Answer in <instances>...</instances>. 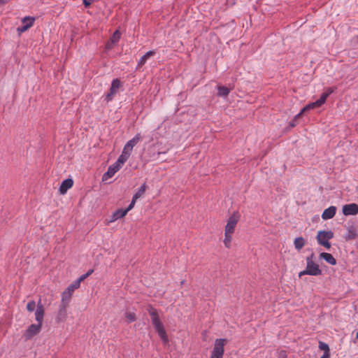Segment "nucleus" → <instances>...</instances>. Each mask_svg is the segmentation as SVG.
Returning <instances> with one entry per match:
<instances>
[{"label":"nucleus","instance_id":"0eeeda50","mask_svg":"<svg viewBox=\"0 0 358 358\" xmlns=\"http://www.w3.org/2000/svg\"><path fill=\"white\" fill-rule=\"evenodd\" d=\"M79 282L76 280L73 282L62 293V301L63 303H68L71 299L73 292L80 287Z\"/></svg>","mask_w":358,"mask_h":358},{"label":"nucleus","instance_id":"72a5a7b5","mask_svg":"<svg viewBox=\"0 0 358 358\" xmlns=\"http://www.w3.org/2000/svg\"><path fill=\"white\" fill-rule=\"evenodd\" d=\"M286 357H287V355L285 351L280 352L278 358H286Z\"/></svg>","mask_w":358,"mask_h":358},{"label":"nucleus","instance_id":"c9c22d12","mask_svg":"<svg viewBox=\"0 0 358 358\" xmlns=\"http://www.w3.org/2000/svg\"><path fill=\"white\" fill-rule=\"evenodd\" d=\"M297 119H298V118H296V116H295V117H294V120H292L290 122V123H289L290 127H295V125H296V120Z\"/></svg>","mask_w":358,"mask_h":358},{"label":"nucleus","instance_id":"9b49d317","mask_svg":"<svg viewBox=\"0 0 358 358\" xmlns=\"http://www.w3.org/2000/svg\"><path fill=\"white\" fill-rule=\"evenodd\" d=\"M342 211L345 215H357L358 213V205L356 203L344 205Z\"/></svg>","mask_w":358,"mask_h":358},{"label":"nucleus","instance_id":"5701e85b","mask_svg":"<svg viewBox=\"0 0 358 358\" xmlns=\"http://www.w3.org/2000/svg\"><path fill=\"white\" fill-rule=\"evenodd\" d=\"M231 90L227 87L219 85L217 87V95L219 96L226 97L229 95Z\"/></svg>","mask_w":358,"mask_h":358},{"label":"nucleus","instance_id":"f704fd0d","mask_svg":"<svg viewBox=\"0 0 358 358\" xmlns=\"http://www.w3.org/2000/svg\"><path fill=\"white\" fill-rule=\"evenodd\" d=\"M334 92V88H331V87H329L326 90V93L328 94V95L329 96L331 93H333Z\"/></svg>","mask_w":358,"mask_h":358},{"label":"nucleus","instance_id":"f03ea898","mask_svg":"<svg viewBox=\"0 0 358 358\" xmlns=\"http://www.w3.org/2000/svg\"><path fill=\"white\" fill-rule=\"evenodd\" d=\"M306 266L303 271L299 273V277L301 278L304 275L313 276L320 275L322 273L320 265L315 261V255L311 253L306 257Z\"/></svg>","mask_w":358,"mask_h":358},{"label":"nucleus","instance_id":"dca6fc26","mask_svg":"<svg viewBox=\"0 0 358 358\" xmlns=\"http://www.w3.org/2000/svg\"><path fill=\"white\" fill-rule=\"evenodd\" d=\"M35 19L31 17H25L22 19V24H25V22H29V24H23L21 27L18 28V31L20 32H24L27 31L28 29L31 27L34 24Z\"/></svg>","mask_w":358,"mask_h":358},{"label":"nucleus","instance_id":"7c9ffc66","mask_svg":"<svg viewBox=\"0 0 358 358\" xmlns=\"http://www.w3.org/2000/svg\"><path fill=\"white\" fill-rule=\"evenodd\" d=\"M329 96L328 94L324 92L322 94L320 98L317 100L321 105L324 104Z\"/></svg>","mask_w":358,"mask_h":358},{"label":"nucleus","instance_id":"6e6552de","mask_svg":"<svg viewBox=\"0 0 358 358\" xmlns=\"http://www.w3.org/2000/svg\"><path fill=\"white\" fill-rule=\"evenodd\" d=\"M123 164V163H120L117 159L113 164L108 167V171L102 176V180L107 181L112 178L122 168Z\"/></svg>","mask_w":358,"mask_h":358},{"label":"nucleus","instance_id":"4be33fe9","mask_svg":"<svg viewBox=\"0 0 358 358\" xmlns=\"http://www.w3.org/2000/svg\"><path fill=\"white\" fill-rule=\"evenodd\" d=\"M306 244V241L303 237H297L294 241V245L297 250H301Z\"/></svg>","mask_w":358,"mask_h":358},{"label":"nucleus","instance_id":"ddd939ff","mask_svg":"<svg viewBox=\"0 0 358 358\" xmlns=\"http://www.w3.org/2000/svg\"><path fill=\"white\" fill-rule=\"evenodd\" d=\"M44 317V308L41 303V300L38 301L37 304V308L35 312V319L38 324H42L43 320Z\"/></svg>","mask_w":358,"mask_h":358},{"label":"nucleus","instance_id":"c85d7f7f","mask_svg":"<svg viewBox=\"0 0 358 358\" xmlns=\"http://www.w3.org/2000/svg\"><path fill=\"white\" fill-rule=\"evenodd\" d=\"M93 273V270L90 269L85 274L80 275L78 279L77 282H79V284L80 285V282L83 281L85 279H86L88 276H90Z\"/></svg>","mask_w":358,"mask_h":358},{"label":"nucleus","instance_id":"7ed1b4c3","mask_svg":"<svg viewBox=\"0 0 358 358\" xmlns=\"http://www.w3.org/2000/svg\"><path fill=\"white\" fill-rule=\"evenodd\" d=\"M141 140V135L137 134L132 139L129 141L126 145L124 146L122 154L118 157V160L120 163L124 164L127 159H129L134 147Z\"/></svg>","mask_w":358,"mask_h":358},{"label":"nucleus","instance_id":"2f4dec72","mask_svg":"<svg viewBox=\"0 0 358 358\" xmlns=\"http://www.w3.org/2000/svg\"><path fill=\"white\" fill-rule=\"evenodd\" d=\"M136 200H134V198H132L131 203L129 205V206L126 208V210H127V213L131 210L135 206Z\"/></svg>","mask_w":358,"mask_h":358},{"label":"nucleus","instance_id":"bb28decb","mask_svg":"<svg viewBox=\"0 0 358 358\" xmlns=\"http://www.w3.org/2000/svg\"><path fill=\"white\" fill-rule=\"evenodd\" d=\"M124 317H125L127 322H128V323L134 322L136 320V316L135 313L131 312V311H126L124 313Z\"/></svg>","mask_w":358,"mask_h":358},{"label":"nucleus","instance_id":"a211bd4d","mask_svg":"<svg viewBox=\"0 0 358 358\" xmlns=\"http://www.w3.org/2000/svg\"><path fill=\"white\" fill-rule=\"evenodd\" d=\"M322 105L320 103V102L317 100L315 102H313V103H310L309 104H308L307 106H306L301 110V112L297 114L296 115V118H299V117H301V115L306 113V111H308L310 110H313L314 108H318V107H320Z\"/></svg>","mask_w":358,"mask_h":358},{"label":"nucleus","instance_id":"e433bc0d","mask_svg":"<svg viewBox=\"0 0 358 358\" xmlns=\"http://www.w3.org/2000/svg\"><path fill=\"white\" fill-rule=\"evenodd\" d=\"M320 358H330V354L324 353L323 355Z\"/></svg>","mask_w":358,"mask_h":358},{"label":"nucleus","instance_id":"4468645a","mask_svg":"<svg viewBox=\"0 0 358 358\" xmlns=\"http://www.w3.org/2000/svg\"><path fill=\"white\" fill-rule=\"evenodd\" d=\"M336 213V208L334 206H331L323 211V213L322 214V218L324 220L331 219L335 216Z\"/></svg>","mask_w":358,"mask_h":358},{"label":"nucleus","instance_id":"4c0bfd02","mask_svg":"<svg viewBox=\"0 0 358 358\" xmlns=\"http://www.w3.org/2000/svg\"><path fill=\"white\" fill-rule=\"evenodd\" d=\"M356 338L358 339V332L356 334Z\"/></svg>","mask_w":358,"mask_h":358},{"label":"nucleus","instance_id":"393cba45","mask_svg":"<svg viewBox=\"0 0 358 358\" xmlns=\"http://www.w3.org/2000/svg\"><path fill=\"white\" fill-rule=\"evenodd\" d=\"M146 185L145 183L143 184L141 187L138 189V191L135 193V194L133 196L134 200H137L141 196H143L146 191Z\"/></svg>","mask_w":358,"mask_h":358},{"label":"nucleus","instance_id":"a878e982","mask_svg":"<svg viewBox=\"0 0 358 358\" xmlns=\"http://www.w3.org/2000/svg\"><path fill=\"white\" fill-rule=\"evenodd\" d=\"M232 235H233L232 234H229V233L224 232V238L223 240V243H224V246L227 248H231V243L232 241Z\"/></svg>","mask_w":358,"mask_h":358},{"label":"nucleus","instance_id":"f8f14e48","mask_svg":"<svg viewBox=\"0 0 358 358\" xmlns=\"http://www.w3.org/2000/svg\"><path fill=\"white\" fill-rule=\"evenodd\" d=\"M121 34L119 31V30H116L110 40L106 43V50H111L120 41Z\"/></svg>","mask_w":358,"mask_h":358},{"label":"nucleus","instance_id":"473e14b6","mask_svg":"<svg viewBox=\"0 0 358 358\" xmlns=\"http://www.w3.org/2000/svg\"><path fill=\"white\" fill-rule=\"evenodd\" d=\"M94 1L95 0H83V4L86 8L89 7Z\"/></svg>","mask_w":358,"mask_h":358},{"label":"nucleus","instance_id":"39448f33","mask_svg":"<svg viewBox=\"0 0 358 358\" xmlns=\"http://www.w3.org/2000/svg\"><path fill=\"white\" fill-rule=\"evenodd\" d=\"M227 341L224 338H217L215 341L210 358H222L224 352V345Z\"/></svg>","mask_w":358,"mask_h":358},{"label":"nucleus","instance_id":"2eb2a0df","mask_svg":"<svg viewBox=\"0 0 358 358\" xmlns=\"http://www.w3.org/2000/svg\"><path fill=\"white\" fill-rule=\"evenodd\" d=\"M73 185V181L72 179L68 178V179L64 180L62 182V184L59 187V192L62 194H66V192L68 191V189H69L70 188L72 187Z\"/></svg>","mask_w":358,"mask_h":358},{"label":"nucleus","instance_id":"58836bf2","mask_svg":"<svg viewBox=\"0 0 358 358\" xmlns=\"http://www.w3.org/2000/svg\"><path fill=\"white\" fill-rule=\"evenodd\" d=\"M24 25V24H23ZM25 24H29V22H25Z\"/></svg>","mask_w":358,"mask_h":358},{"label":"nucleus","instance_id":"c756f323","mask_svg":"<svg viewBox=\"0 0 358 358\" xmlns=\"http://www.w3.org/2000/svg\"><path fill=\"white\" fill-rule=\"evenodd\" d=\"M36 308V303L34 301H29L27 305V310L29 312H33Z\"/></svg>","mask_w":358,"mask_h":358},{"label":"nucleus","instance_id":"f257e3e1","mask_svg":"<svg viewBox=\"0 0 358 358\" xmlns=\"http://www.w3.org/2000/svg\"><path fill=\"white\" fill-rule=\"evenodd\" d=\"M148 311L151 317L152 323L156 331L158 333L160 338L164 343H167L169 342L168 336L164 329L163 324L160 321L157 310L152 306H149Z\"/></svg>","mask_w":358,"mask_h":358},{"label":"nucleus","instance_id":"423d86ee","mask_svg":"<svg viewBox=\"0 0 358 358\" xmlns=\"http://www.w3.org/2000/svg\"><path fill=\"white\" fill-rule=\"evenodd\" d=\"M240 217L241 215L238 212H234L227 220V224L224 227V232L233 234Z\"/></svg>","mask_w":358,"mask_h":358},{"label":"nucleus","instance_id":"f3484780","mask_svg":"<svg viewBox=\"0 0 358 358\" xmlns=\"http://www.w3.org/2000/svg\"><path fill=\"white\" fill-rule=\"evenodd\" d=\"M322 105L320 103V102L317 100L315 102H313V103H310L309 104H308L307 106H306L301 110V112L297 114L296 115V118H299V117H301V115L306 113V111H308L310 110H313L314 108H318V107H320Z\"/></svg>","mask_w":358,"mask_h":358},{"label":"nucleus","instance_id":"20e7f679","mask_svg":"<svg viewBox=\"0 0 358 358\" xmlns=\"http://www.w3.org/2000/svg\"><path fill=\"white\" fill-rule=\"evenodd\" d=\"M334 238V233L331 231L320 230L317 232L316 240L319 245L324 246L326 249L331 248L329 240Z\"/></svg>","mask_w":358,"mask_h":358},{"label":"nucleus","instance_id":"b1692460","mask_svg":"<svg viewBox=\"0 0 358 358\" xmlns=\"http://www.w3.org/2000/svg\"><path fill=\"white\" fill-rule=\"evenodd\" d=\"M357 236V234L356 230L351 227L348 229V231H347L346 234L345 235V238L346 241H349V240H352V239L356 238Z\"/></svg>","mask_w":358,"mask_h":358},{"label":"nucleus","instance_id":"1a4fd4ad","mask_svg":"<svg viewBox=\"0 0 358 358\" xmlns=\"http://www.w3.org/2000/svg\"><path fill=\"white\" fill-rule=\"evenodd\" d=\"M120 87H121V82L119 79L116 78L112 81L110 91L105 96V101L107 103L113 99L114 96L117 93Z\"/></svg>","mask_w":358,"mask_h":358},{"label":"nucleus","instance_id":"6ab92c4d","mask_svg":"<svg viewBox=\"0 0 358 358\" xmlns=\"http://www.w3.org/2000/svg\"><path fill=\"white\" fill-rule=\"evenodd\" d=\"M320 257L325 260L327 263H329L331 265L334 266L336 264V259L330 253L321 252L320 254Z\"/></svg>","mask_w":358,"mask_h":358},{"label":"nucleus","instance_id":"412c9836","mask_svg":"<svg viewBox=\"0 0 358 358\" xmlns=\"http://www.w3.org/2000/svg\"><path fill=\"white\" fill-rule=\"evenodd\" d=\"M155 54V52L154 50H150L148 52H147L144 55H143L138 62V66H142L143 65H144L145 64V62H147V60L152 56H153Z\"/></svg>","mask_w":358,"mask_h":358},{"label":"nucleus","instance_id":"9d476101","mask_svg":"<svg viewBox=\"0 0 358 358\" xmlns=\"http://www.w3.org/2000/svg\"><path fill=\"white\" fill-rule=\"evenodd\" d=\"M41 327L42 324L38 323L37 324H31L28 327V329L24 331L23 336L25 338L26 340L31 339L41 331Z\"/></svg>","mask_w":358,"mask_h":358},{"label":"nucleus","instance_id":"cd10ccee","mask_svg":"<svg viewBox=\"0 0 358 358\" xmlns=\"http://www.w3.org/2000/svg\"><path fill=\"white\" fill-rule=\"evenodd\" d=\"M319 348L321 350H323L324 351V353H328V354H330V350H329V345L322 342V341H320L319 342Z\"/></svg>","mask_w":358,"mask_h":358},{"label":"nucleus","instance_id":"aec40b11","mask_svg":"<svg viewBox=\"0 0 358 358\" xmlns=\"http://www.w3.org/2000/svg\"><path fill=\"white\" fill-rule=\"evenodd\" d=\"M127 214V210H126V209H117L113 213L112 219L110 220V222H113L120 218L124 217Z\"/></svg>","mask_w":358,"mask_h":358},{"label":"nucleus","instance_id":"ea45409f","mask_svg":"<svg viewBox=\"0 0 358 358\" xmlns=\"http://www.w3.org/2000/svg\"><path fill=\"white\" fill-rule=\"evenodd\" d=\"M357 191H358V187H357Z\"/></svg>","mask_w":358,"mask_h":358}]
</instances>
